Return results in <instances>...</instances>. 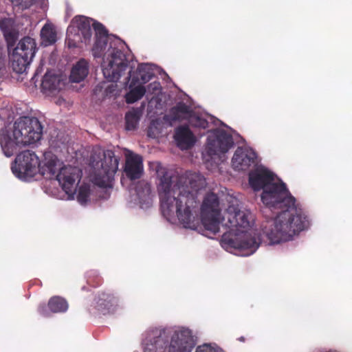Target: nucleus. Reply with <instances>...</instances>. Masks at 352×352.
Listing matches in <instances>:
<instances>
[{"label": "nucleus", "instance_id": "27", "mask_svg": "<svg viewBox=\"0 0 352 352\" xmlns=\"http://www.w3.org/2000/svg\"><path fill=\"white\" fill-rule=\"evenodd\" d=\"M130 91L126 94V102L128 104H133L140 100L145 94L146 89L144 85H138L129 87Z\"/></svg>", "mask_w": 352, "mask_h": 352}, {"label": "nucleus", "instance_id": "13", "mask_svg": "<svg viewBox=\"0 0 352 352\" xmlns=\"http://www.w3.org/2000/svg\"><path fill=\"white\" fill-rule=\"evenodd\" d=\"M234 145L232 135L225 130H217L207 138V154H226Z\"/></svg>", "mask_w": 352, "mask_h": 352}, {"label": "nucleus", "instance_id": "18", "mask_svg": "<svg viewBox=\"0 0 352 352\" xmlns=\"http://www.w3.org/2000/svg\"><path fill=\"white\" fill-rule=\"evenodd\" d=\"M174 139L182 150L191 148L196 142L195 135L187 125L180 126L175 129Z\"/></svg>", "mask_w": 352, "mask_h": 352}, {"label": "nucleus", "instance_id": "23", "mask_svg": "<svg viewBox=\"0 0 352 352\" xmlns=\"http://www.w3.org/2000/svg\"><path fill=\"white\" fill-rule=\"evenodd\" d=\"M89 74V63L84 58L80 59L72 67L69 80L73 82H80Z\"/></svg>", "mask_w": 352, "mask_h": 352}, {"label": "nucleus", "instance_id": "2", "mask_svg": "<svg viewBox=\"0 0 352 352\" xmlns=\"http://www.w3.org/2000/svg\"><path fill=\"white\" fill-rule=\"evenodd\" d=\"M13 175L23 182L30 181L37 173L56 178L67 195V199H74L82 175L78 166L63 165L57 155H16L11 164Z\"/></svg>", "mask_w": 352, "mask_h": 352}, {"label": "nucleus", "instance_id": "36", "mask_svg": "<svg viewBox=\"0 0 352 352\" xmlns=\"http://www.w3.org/2000/svg\"><path fill=\"white\" fill-rule=\"evenodd\" d=\"M48 308H49V307H47L44 304L40 305L38 307V311L39 314L41 315L42 316L49 317V316H50L52 311Z\"/></svg>", "mask_w": 352, "mask_h": 352}, {"label": "nucleus", "instance_id": "21", "mask_svg": "<svg viewBox=\"0 0 352 352\" xmlns=\"http://www.w3.org/2000/svg\"><path fill=\"white\" fill-rule=\"evenodd\" d=\"M191 113L189 106L183 102H179L170 109L168 113L164 116V120L171 125L173 122L182 120L185 115L190 116Z\"/></svg>", "mask_w": 352, "mask_h": 352}, {"label": "nucleus", "instance_id": "39", "mask_svg": "<svg viewBox=\"0 0 352 352\" xmlns=\"http://www.w3.org/2000/svg\"><path fill=\"white\" fill-rule=\"evenodd\" d=\"M4 67V60L2 56L1 50L0 49V70Z\"/></svg>", "mask_w": 352, "mask_h": 352}, {"label": "nucleus", "instance_id": "34", "mask_svg": "<svg viewBox=\"0 0 352 352\" xmlns=\"http://www.w3.org/2000/svg\"><path fill=\"white\" fill-rule=\"evenodd\" d=\"M15 6H19L22 10L30 8L36 0H10Z\"/></svg>", "mask_w": 352, "mask_h": 352}, {"label": "nucleus", "instance_id": "9", "mask_svg": "<svg viewBox=\"0 0 352 352\" xmlns=\"http://www.w3.org/2000/svg\"><path fill=\"white\" fill-rule=\"evenodd\" d=\"M87 160L91 172L90 180L94 185L104 190L98 195L101 199H107L110 197L109 190L113 188L114 175L118 169L120 159L117 155H80L78 160Z\"/></svg>", "mask_w": 352, "mask_h": 352}, {"label": "nucleus", "instance_id": "3", "mask_svg": "<svg viewBox=\"0 0 352 352\" xmlns=\"http://www.w3.org/2000/svg\"><path fill=\"white\" fill-rule=\"evenodd\" d=\"M72 21L76 24L85 42L90 41L92 36L91 27L93 28L96 39L92 48L93 55L95 58L102 56V67L104 78L109 81H118L128 67L129 61L126 54L111 43L107 51L104 52L109 39L108 30L104 25L82 16L74 17Z\"/></svg>", "mask_w": 352, "mask_h": 352}, {"label": "nucleus", "instance_id": "7", "mask_svg": "<svg viewBox=\"0 0 352 352\" xmlns=\"http://www.w3.org/2000/svg\"><path fill=\"white\" fill-rule=\"evenodd\" d=\"M43 135V126L36 117L20 116L10 129L0 131V145L3 154H25L23 146L36 144Z\"/></svg>", "mask_w": 352, "mask_h": 352}, {"label": "nucleus", "instance_id": "1", "mask_svg": "<svg viewBox=\"0 0 352 352\" xmlns=\"http://www.w3.org/2000/svg\"><path fill=\"white\" fill-rule=\"evenodd\" d=\"M155 171L160 180L158 192L163 217L171 223L178 219L184 228L197 230L199 213L197 193L206 186L205 178L199 173H192L177 177L172 186V173L162 168L160 163L156 164Z\"/></svg>", "mask_w": 352, "mask_h": 352}, {"label": "nucleus", "instance_id": "11", "mask_svg": "<svg viewBox=\"0 0 352 352\" xmlns=\"http://www.w3.org/2000/svg\"><path fill=\"white\" fill-rule=\"evenodd\" d=\"M261 201L270 208L283 210L297 206L295 197L290 193L283 182H271L263 189Z\"/></svg>", "mask_w": 352, "mask_h": 352}, {"label": "nucleus", "instance_id": "19", "mask_svg": "<svg viewBox=\"0 0 352 352\" xmlns=\"http://www.w3.org/2000/svg\"><path fill=\"white\" fill-rule=\"evenodd\" d=\"M153 76V72L148 64L142 63L138 65L137 69L132 72H129L127 78L131 80L129 87L144 84L148 82Z\"/></svg>", "mask_w": 352, "mask_h": 352}, {"label": "nucleus", "instance_id": "4", "mask_svg": "<svg viewBox=\"0 0 352 352\" xmlns=\"http://www.w3.org/2000/svg\"><path fill=\"white\" fill-rule=\"evenodd\" d=\"M221 227L225 229L221 239V247L227 251L239 250L244 251L243 256L253 254L261 243L259 233L249 230L252 225V214L250 210H237L229 206L223 217Z\"/></svg>", "mask_w": 352, "mask_h": 352}, {"label": "nucleus", "instance_id": "5", "mask_svg": "<svg viewBox=\"0 0 352 352\" xmlns=\"http://www.w3.org/2000/svg\"><path fill=\"white\" fill-rule=\"evenodd\" d=\"M310 223L298 205L281 210L274 219L262 226L263 234L272 245L292 240L294 236L307 229Z\"/></svg>", "mask_w": 352, "mask_h": 352}, {"label": "nucleus", "instance_id": "15", "mask_svg": "<svg viewBox=\"0 0 352 352\" xmlns=\"http://www.w3.org/2000/svg\"><path fill=\"white\" fill-rule=\"evenodd\" d=\"M275 175L262 164H258L249 173V184L254 191H258L274 180Z\"/></svg>", "mask_w": 352, "mask_h": 352}, {"label": "nucleus", "instance_id": "12", "mask_svg": "<svg viewBox=\"0 0 352 352\" xmlns=\"http://www.w3.org/2000/svg\"><path fill=\"white\" fill-rule=\"evenodd\" d=\"M13 46L8 41V49L9 51L12 50L10 54L11 65L14 72L22 74L26 71L36 54V43L34 38L25 36L15 47L12 48Z\"/></svg>", "mask_w": 352, "mask_h": 352}, {"label": "nucleus", "instance_id": "31", "mask_svg": "<svg viewBox=\"0 0 352 352\" xmlns=\"http://www.w3.org/2000/svg\"><path fill=\"white\" fill-rule=\"evenodd\" d=\"M234 154H256L255 151L250 147L247 142L243 140L238 144L237 148Z\"/></svg>", "mask_w": 352, "mask_h": 352}, {"label": "nucleus", "instance_id": "6", "mask_svg": "<svg viewBox=\"0 0 352 352\" xmlns=\"http://www.w3.org/2000/svg\"><path fill=\"white\" fill-rule=\"evenodd\" d=\"M310 223L298 205L281 210L274 219L262 226L263 234L272 245L292 240L294 236L307 229Z\"/></svg>", "mask_w": 352, "mask_h": 352}, {"label": "nucleus", "instance_id": "22", "mask_svg": "<svg viewBox=\"0 0 352 352\" xmlns=\"http://www.w3.org/2000/svg\"><path fill=\"white\" fill-rule=\"evenodd\" d=\"M258 155H233L232 166L237 171L248 170L250 166L254 168L258 165Z\"/></svg>", "mask_w": 352, "mask_h": 352}, {"label": "nucleus", "instance_id": "29", "mask_svg": "<svg viewBox=\"0 0 352 352\" xmlns=\"http://www.w3.org/2000/svg\"><path fill=\"white\" fill-rule=\"evenodd\" d=\"M90 191L91 189L89 184H83L79 186L78 193L77 194L76 198L81 205H85L89 201Z\"/></svg>", "mask_w": 352, "mask_h": 352}, {"label": "nucleus", "instance_id": "24", "mask_svg": "<svg viewBox=\"0 0 352 352\" xmlns=\"http://www.w3.org/2000/svg\"><path fill=\"white\" fill-rule=\"evenodd\" d=\"M62 84L60 76L52 74L51 72H47L42 80L41 88L44 91L52 93L59 91L61 89L60 85Z\"/></svg>", "mask_w": 352, "mask_h": 352}, {"label": "nucleus", "instance_id": "14", "mask_svg": "<svg viewBox=\"0 0 352 352\" xmlns=\"http://www.w3.org/2000/svg\"><path fill=\"white\" fill-rule=\"evenodd\" d=\"M275 175L262 164H258L249 173V184L254 191H258L274 180Z\"/></svg>", "mask_w": 352, "mask_h": 352}, {"label": "nucleus", "instance_id": "26", "mask_svg": "<svg viewBox=\"0 0 352 352\" xmlns=\"http://www.w3.org/2000/svg\"><path fill=\"white\" fill-rule=\"evenodd\" d=\"M41 38L44 45H52L56 41V32L52 26L45 24L41 29Z\"/></svg>", "mask_w": 352, "mask_h": 352}, {"label": "nucleus", "instance_id": "28", "mask_svg": "<svg viewBox=\"0 0 352 352\" xmlns=\"http://www.w3.org/2000/svg\"><path fill=\"white\" fill-rule=\"evenodd\" d=\"M189 124L195 128L206 129L208 127V120L201 116L190 113L188 119Z\"/></svg>", "mask_w": 352, "mask_h": 352}, {"label": "nucleus", "instance_id": "20", "mask_svg": "<svg viewBox=\"0 0 352 352\" xmlns=\"http://www.w3.org/2000/svg\"><path fill=\"white\" fill-rule=\"evenodd\" d=\"M118 303V298L110 293H100L96 298V308L102 314L114 312Z\"/></svg>", "mask_w": 352, "mask_h": 352}, {"label": "nucleus", "instance_id": "8", "mask_svg": "<svg viewBox=\"0 0 352 352\" xmlns=\"http://www.w3.org/2000/svg\"><path fill=\"white\" fill-rule=\"evenodd\" d=\"M144 352H191L195 346L192 332L186 328H155L142 340Z\"/></svg>", "mask_w": 352, "mask_h": 352}, {"label": "nucleus", "instance_id": "30", "mask_svg": "<svg viewBox=\"0 0 352 352\" xmlns=\"http://www.w3.org/2000/svg\"><path fill=\"white\" fill-rule=\"evenodd\" d=\"M195 352H224L216 344H207L205 343L202 345L198 346Z\"/></svg>", "mask_w": 352, "mask_h": 352}, {"label": "nucleus", "instance_id": "40", "mask_svg": "<svg viewBox=\"0 0 352 352\" xmlns=\"http://www.w3.org/2000/svg\"><path fill=\"white\" fill-rule=\"evenodd\" d=\"M239 340L240 341H244V340H245V338H244V337L241 336V338H239Z\"/></svg>", "mask_w": 352, "mask_h": 352}, {"label": "nucleus", "instance_id": "25", "mask_svg": "<svg viewBox=\"0 0 352 352\" xmlns=\"http://www.w3.org/2000/svg\"><path fill=\"white\" fill-rule=\"evenodd\" d=\"M48 307L52 313H65L67 311V301L58 296L52 297L48 302Z\"/></svg>", "mask_w": 352, "mask_h": 352}, {"label": "nucleus", "instance_id": "17", "mask_svg": "<svg viewBox=\"0 0 352 352\" xmlns=\"http://www.w3.org/2000/svg\"><path fill=\"white\" fill-rule=\"evenodd\" d=\"M124 172L130 180L140 179L144 173L143 159L141 155H126Z\"/></svg>", "mask_w": 352, "mask_h": 352}, {"label": "nucleus", "instance_id": "41", "mask_svg": "<svg viewBox=\"0 0 352 352\" xmlns=\"http://www.w3.org/2000/svg\"><path fill=\"white\" fill-rule=\"evenodd\" d=\"M127 154L132 155V154H134V153L133 152H131V151H129Z\"/></svg>", "mask_w": 352, "mask_h": 352}, {"label": "nucleus", "instance_id": "32", "mask_svg": "<svg viewBox=\"0 0 352 352\" xmlns=\"http://www.w3.org/2000/svg\"><path fill=\"white\" fill-rule=\"evenodd\" d=\"M126 129L127 130H133L136 128L137 117L134 113L129 112L125 116Z\"/></svg>", "mask_w": 352, "mask_h": 352}, {"label": "nucleus", "instance_id": "42", "mask_svg": "<svg viewBox=\"0 0 352 352\" xmlns=\"http://www.w3.org/2000/svg\"><path fill=\"white\" fill-rule=\"evenodd\" d=\"M203 156H204V157H205L206 155H203ZM207 156H208V157H210V155H208Z\"/></svg>", "mask_w": 352, "mask_h": 352}, {"label": "nucleus", "instance_id": "37", "mask_svg": "<svg viewBox=\"0 0 352 352\" xmlns=\"http://www.w3.org/2000/svg\"><path fill=\"white\" fill-rule=\"evenodd\" d=\"M156 129L157 127L155 123L151 122L148 128V136L155 138L156 137Z\"/></svg>", "mask_w": 352, "mask_h": 352}, {"label": "nucleus", "instance_id": "33", "mask_svg": "<svg viewBox=\"0 0 352 352\" xmlns=\"http://www.w3.org/2000/svg\"><path fill=\"white\" fill-rule=\"evenodd\" d=\"M88 277L87 283L92 285L94 287H97L100 285V278L98 276V272L95 270L88 272L87 273Z\"/></svg>", "mask_w": 352, "mask_h": 352}, {"label": "nucleus", "instance_id": "38", "mask_svg": "<svg viewBox=\"0 0 352 352\" xmlns=\"http://www.w3.org/2000/svg\"><path fill=\"white\" fill-rule=\"evenodd\" d=\"M91 154H107L105 151L99 145H96L92 147Z\"/></svg>", "mask_w": 352, "mask_h": 352}, {"label": "nucleus", "instance_id": "10", "mask_svg": "<svg viewBox=\"0 0 352 352\" xmlns=\"http://www.w3.org/2000/svg\"><path fill=\"white\" fill-rule=\"evenodd\" d=\"M219 197L210 192L206 195L200 208L201 221L204 227L202 234L212 239L220 232L221 212L219 210Z\"/></svg>", "mask_w": 352, "mask_h": 352}, {"label": "nucleus", "instance_id": "16", "mask_svg": "<svg viewBox=\"0 0 352 352\" xmlns=\"http://www.w3.org/2000/svg\"><path fill=\"white\" fill-rule=\"evenodd\" d=\"M152 197L151 185L145 181H140L136 184L134 194L131 195L135 204L139 205L140 208L144 210L152 206Z\"/></svg>", "mask_w": 352, "mask_h": 352}, {"label": "nucleus", "instance_id": "35", "mask_svg": "<svg viewBox=\"0 0 352 352\" xmlns=\"http://www.w3.org/2000/svg\"><path fill=\"white\" fill-rule=\"evenodd\" d=\"M160 90H161L160 83L157 81H154L153 82H151L147 86L146 91L151 94H156Z\"/></svg>", "mask_w": 352, "mask_h": 352}]
</instances>
